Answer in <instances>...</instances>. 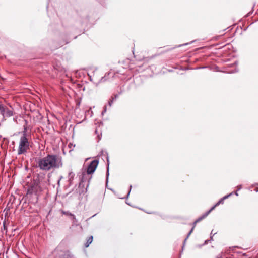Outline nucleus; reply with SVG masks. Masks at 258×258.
I'll use <instances>...</instances> for the list:
<instances>
[{
  "label": "nucleus",
  "instance_id": "nucleus-4",
  "mask_svg": "<svg viewBox=\"0 0 258 258\" xmlns=\"http://www.w3.org/2000/svg\"><path fill=\"white\" fill-rule=\"evenodd\" d=\"M98 164V161L97 160H93L88 165L87 173L91 174L94 172Z\"/></svg>",
  "mask_w": 258,
  "mask_h": 258
},
{
  "label": "nucleus",
  "instance_id": "nucleus-21",
  "mask_svg": "<svg viewBox=\"0 0 258 258\" xmlns=\"http://www.w3.org/2000/svg\"><path fill=\"white\" fill-rule=\"evenodd\" d=\"M62 213L63 214H64V211H62Z\"/></svg>",
  "mask_w": 258,
  "mask_h": 258
},
{
  "label": "nucleus",
  "instance_id": "nucleus-9",
  "mask_svg": "<svg viewBox=\"0 0 258 258\" xmlns=\"http://www.w3.org/2000/svg\"><path fill=\"white\" fill-rule=\"evenodd\" d=\"M38 187L36 186H31V188H29L28 189V193L32 194L33 192H36L38 191Z\"/></svg>",
  "mask_w": 258,
  "mask_h": 258
},
{
  "label": "nucleus",
  "instance_id": "nucleus-1",
  "mask_svg": "<svg viewBox=\"0 0 258 258\" xmlns=\"http://www.w3.org/2000/svg\"><path fill=\"white\" fill-rule=\"evenodd\" d=\"M39 168L44 171L58 168L62 166V158L57 155H47L38 161Z\"/></svg>",
  "mask_w": 258,
  "mask_h": 258
},
{
  "label": "nucleus",
  "instance_id": "nucleus-15",
  "mask_svg": "<svg viewBox=\"0 0 258 258\" xmlns=\"http://www.w3.org/2000/svg\"><path fill=\"white\" fill-rule=\"evenodd\" d=\"M3 229L4 230H6V231H7V226L6 225V221H5L3 222Z\"/></svg>",
  "mask_w": 258,
  "mask_h": 258
},
{
  "label": "nucleus",
  "instance_id": "nucleus-11",
  "mask_svg": "<svg viewBox=\"0 0 258 258\" xmlns=\"http://www.w3.org/2000/svg\"><path fill=\"white\" fill-rule=\"evenodd\" d=\"M66 216H69L70 218L73 220V223H75L76 221V218L74 215L66 212Z\"/></svg>",
  "mask_w": 258,
  "mask_h": 258
},
{
  "label": "nucleus",
  "instance_id": "nucleus-14",
  "mask_svg": "<svg viewBox=\"0 0 258 258\" xmlns=\"http://www.w3.org/2000/svg\"><path fill=\"white\" fill-rule=\"evenodd\" d=\"M5 108L3 105L0 104V113L1 114L2 113H4Z\"/></svg>",
  "mask_w": 258,
  "mask_h": 258
},
{
  "label": "nucleus",
  "instance_id": "nucleus-10",
  "mask_svg": "<svg viewBox=\"0 0 258 258\" xmlns=\"http://www.w3.org/2000/svg\"><path fill=\"white\" fill-rule=\"evenodd\" d=\"M92 241H93V236H90L87 239V241H86V243L85 244V247H88L89 246V245L92 243Z\"/></svg>",
  "mask_w": 258,
  "mask_h": 258
},
{
  "label": "nucleus",
  "instance_id": "nucleus-7",
  "mask_svg": "<svg viewBox=\"0 0 258 258\" xmlns=\"http://www.w3.org/2000/svg\"><path fill=\"white\" fill-rule=\"evenodd\" d=\"M75 176V174L73 172H70L69 173L68 176V182L69 183L68 186H70L74 184Z\"/></svg>",
  "mask_w": 258,
  "mask_h": 258
},
{
  "label": "nucleus",
  "instance_id": "nucleus-20",
  "mask_svg": "<svg viewBox=\"0 0 258 258\" xmlns=\"http://www.w3.org/2000/svg\"><path fill=\"white\" fill-rule=\"evenodd\" d=\"M72 146H73V145H72V144H70L68 145L69 148H71L72 147Z\"/></svg>",
  "mask_w": 258,
  "mask_h": 258
},
{
  "label": "nucleus",
  "instance_id": "nucleus-18",
  "mask_svg": "<svg viewBox=\"0 0 258 258\" xmlns=\"http://www.w3.org/2000/svg\"><path fill=\"white\" fill-rule=\"evenodd\" d=\"M105 77H106V76H105L104 77H102V78L101 79V81H102V82L105 81L106 80Z\"/></svg>",
  "mask_w": 258,
  "mask_h": 258
},
{
  "label": "nucleus",
  "instance_id": "nucleus-19",
  "mask_svg": "<svg viewBox=\"0 0 258 258\" xmlns=\"http://www.w3.org/2000/svg\"><path fill=\"white\" fill-rule=\"evenodd\" d=\"M61 148H62V152H63V153H64V148L62 146V147H61Z\"/></svg>",
  "mask_w": 258,
  "mask_h": 258
},
{
  "label": "nucleus",
  "instance_id": "nucleus-16",
  "mask_svg": "<svg viewBox=\"0 0 258 258\" xmlns=\"http://www.w3.org/2000/svg\"><path fill=\"white\" fill-rule=\"evenodd\" d=\"M66 258H75L73 255H71L70 254H67V255L66 254Z\"/></svg>",
  "mask_w": 258,
  "mask_h": 258
},
{
  "label": "nucleus",
  "instance_id": "nucleus-8",
  "mask_svg": "<svg viewBox=\"0 0 258 258\" xmlns=\"http://www.w3.org/2000/svg\"><path fill=\"white\" fill-rule=\"evenodd\" d=\"M2 115L4 117H9L13 116V112L12 110L9 109L7 108H5L4 109V113H2Z\"/></svg>",
  "mask_w": 258,
  "mask_h": 258
},
{
  "label": "nucleus",
  "instance_id": "nucleus-5",
  "mask_svg": "<svg viewBox=\"0 0 258 258\" xmlns=\"http://www.w3.org/2000/svg\"><path fill=\"white\" fill-rule=\"evenodd\" d=\"M209 214L207 212L204 214H203L202 216L200 217L199 218H198L194 223H193V226L189 231V233L188 234L187 237H188L190 234L192 232L197 223L200 221H201L202 220L204 219L205 217H206Z\"/></svg>",
  "mask_w": 258,
  "mask_h": 258
},
{
  "label": "nucleus",
  "instance_id": "nucleus-12",
  "mask_svg": "<svg viewBox=\"0 0 258 258\" xmlns=\"http://www.w3.org/2000/svg\"><path fill=\"white\" fill-rule=\"evenodd\" d=\"M86 175V174L85 173H83L82 175V177L80 179V183H79V186H80L81 185V184L85 182V176Z\"/></svg>",
  "mask_w": 258,
  "mask_h": 258
},
{
  "label": "nucleus",
  "instance_id": "nucleus-3",
  "mask_svg": "<svg viewBox=\"0 0 258 258\" xmlns=\"http://www.w3.org/2000/svg\"><path fill=\"white\" fill-rule=\"evenodd\" d=\"M53 253L54 258H64V243L60 242Z\"/></svg>",
  "mask_w": 258,
  "mask_h": 258
},
{
  "label": "nucleus",
  "instance_id": "nucleus-17",
  "mask_svg": "<svg viewBox=\"0 0 258 258\" xmlns=\"http://www.w3.org/2000/svg\"><path fill=\"white\" fill-rule=\"evenodd\" d=\"M223 253H221L217 256V258H223Z\"/></svg>",
  "mask_w": 258,
  "mask_h": 258
},
{
  "label": "nucleus",
  "instance_id": "nucleus-2",
  "mask_svg": "<svg viewBox=\"0 0 258 258\" xmlns=\"http://www.w3.org/2000/svg\"><path fill=\"white\" fill-rule=\"evenodd\" d=\"M26 132L27 128L26 127H25L24 131H23V135L20 139L19 148L18 150V155L24 154L29 148V142L28 141Z\"/></svg>",
  "mask_w": 258,
  "mask_h": 258
},
{
  "label": "nucleus",
  "instance_id": "nucleus-6",
  "mask_svg": "<svg viewBox=\"0 0 258 258\" xmlns=\"http://www.w3.org/2000/svg\"><path fill=\"white\" fill-rule=\"evenodd\" d=\"M230 195H228L224 196L221 198L215 205H214L207 212L209 214L212 211H213L217 206H219L221 204H223L224 200L228 198Z\"/></svg>",
  "mask_w": 258,
  "mask_h": 258
},
{
  "label": "nucleus",
  "instance_id": "nucleus-13",
  "mask_svg": "<svg viewBox=\"0 0 258 258\" xmlns=\"http://www.w3.org/2000/svg\"><path fill=\"white\" fill-rule=\"evenodd\" d=\"M117 95H115V98H112V100H110L109 101L108 104H109V105L110 106H111L112 104L113 103V100H114V99H116V98H117Z\"/></svg>",
  "mask_w": 258,
  "mask_h": 258
}]
</instances>
